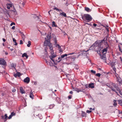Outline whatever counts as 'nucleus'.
Returning a JSON list of instances; mask_svg holds the SVG:
<instances>
[{
  "label": "nucleus",
  "mask_w": 122,
  "mask_h": 122,
  "mask_svg": "<svg viewBox=\"0 0 122 122\" xmlns=\"http://www.w3.org/2000/svg\"><path fill=\"white\" fill-rule=\"evenodd\" d=\"M72 96L71 95H69L68 96V98L69 99H71V98Z\"/></svg>",
  "instance_id": "nucleus-53"
},
{
  "label": "nucleus",
  "mask_w": 122,
  "mask_h": 122,
  "mask_svg": "<svg viewBox=\"0 0 122 122\" xmlns=\"http://www.w3.org/2000/svg\"><path fill=\"white\" fill-rule=\"evenodd\" d=\"M23 44V41L22 40H20V44Z\"/></svg>",
  "instance_id": "nucleus-52"
},
{
  "label": "nucleus",
  "mask_w": 122,
  "mask_h": 122,
  "mask_svg": "<svg viewBox=\"0 0 122 122\" xmlns=\"http://www.w3.org/2000/svg\"><path fill=\"white\" fill-rule=\"evenodd\" d=\"M117 100H113V102H114L113 105L114 107H116L117 105Z\"/></svg>",
  "instance_id": "nucleus-23"
},
{
  "label": "nucleus",
  "mask_w": 122,
  "mask_h": 122,
  "mask_svg": "<svg viewBox=\"0 0 122 122\" xmlns=\"http://www.w3.org/2000/svg\"><path fill=\"white\" fill-rule=\"evenodd\" d=\"M20 33H21V36H24V34L23 33V32H20Z\"/></svg>",
  "instance_id": "nucleus-57"
},
{
  "label": "nucleus",
  "mask_w": 122,
  "mask_h": 122,
  "mask_svg": "<svg viewBox=\"0 0 122 122\" xmlns=\"http://www.w3.org/2000/svg\"><path fill=\"white\" fill-rule=\"evenodd\" d=\"M34 110L36 111H40L41 110V109L39 107H33Z\"/></svg>",
  "instance_id": "nucleus-9"
},
{
  "label": "nucleus",
  "mask_w": 122,
  "mask_h": 122,
  "mask_svg": "<svg viewBox=\"0 0 122 122\" xmlns=\"http://www.w3.org/2000/svg\"><path fill=\"white\" fill-rule=\"evenodd\" d=\"M56 101L59 103H61V100L60 98L58 97H57L56 99Z\"/></svg>",
  "instance_id": "nucleus-18"
},
{
  "label": "nucleus",
  "mask_w": 122,
  "mask_h": 122,
  "mask_svg": "<svg viewBox=\"0 0 122 122\" xmlns=\"http://www.w3.org/2000/svg\"><path fill=\"white\" fill-rule=\"evenodd\" d=\"M22 38L23 39H25V35H24V36H22Z\"/></svg>",
  "instance_id": "nucleus-56"
},
{
  "label": "nucleus",
  "mask_w": 122,
  "mask_h": 122,
  "mask_svg": "<svg viewBox=\"0 0 122 122\" xmlns=\"http://www.w3.org/2000/svg\"><path fill=\"white\" fill-rule=\"evenodd\" d=\"M56 55H52L51 56H49L50 58L52 60L53 62H54V60L53 59L54 57H56Z\"/></svg>",
  "instance_id": "nucleus-8"
},
{
  "label": "nucleus",
  "mask_w": 122,
  "mask_h": 122,
  "mask_svg": "<svg viewBox=\"0 0 122 122\" xmlns=\"http://www.w3.org/2000/svg\"><path fill=\"white\" fill-rule=\"evenodd\" d=\"M102 26H103L104 27H105L106 28V29L107 30V31L108 32H109V28H108V26L106 25V26H104L103 25H102Z\"/></svg>",
  "instance_id": "nucleus-25"
},
{
  "label": "nucleus",
  "mask_w": 122,
  "mask_h": 122,
  "mask_svg": "<svg viewBox=\"0 0 122 122\" xmlns=\"http://www.w3.org/2000/svg\"><path fill=\"white\" fill-rule=\"evenodd\" d=\"M3 11V9L2 8H0V13H2Z\"/></svg>",
  "instance_id": "nucleus-37"
},
{
  "label": "nucleus",
  "mask_w": 122,
  "mask_h": 122,
  "mask_svg": "<svg viewBox=\"0 0 122 122\" xmlns=\"http://www.w3.org/2000/svg\"><path fill=\"white\" fill-rule=\"evenodd\" d=\"M38 116L40 119H42L43 118L41 115L40 114H39L38 115Z\"/></svg>",
  "instance_id": "nucleus-30"
},
{
  "label": "nucleus",
  "mask_w": 122,
  "mask_h": 122,
  "mask_svg": "<svg viewBox=\"0 0 122 122\" xmlns=\"http://www.w3.org/2000/svg\"><path fill=\"white\" fill-rule=\"evenodd\" d=\"M107 86L109 88H111L112 91L115 92L116 93L117 92L116 91L115 89L117 91H119V88L118 86H117L115 83L111 82L109 84H107Z\"/></svg>",
  "instance_id": "nucleus-1"
},
{
  "label": "nucleus",
  "mask_w": 122,
  "mask_h": 122,
  "mask_svg": "<svg viewBox=\"0 0 122 122\" xmlns=\"http://www.w3.org/2000/svg\"><path fill=\"white\" fill-rule=\"evenodd\" d=\"M65 5H66L67 6H68V3H67V2H66V3L65 4Z\"/></svg>",
  "instance_id": "nucleus-63"
},
{
  "label": "nucleus",
  "mask_w": 122,
  "mask_h": 122,
  "mask_svg": "<svg viewBox=\"0 0 122 122\" xmlns=\"http://www.w3.org/2000/svg\"><path fill=\"white\" fill-rule=\"evenodd\" d=\"M15 113L14 112H12L10 114V115H11L12 117L14 116H15Z\"/></svg>",
  "instance_id": "nucleus-35"
},
{
  "label": "nucleus",
  "mask_w": 122,
  "mask_h": 122,
  "mask_svg": "<svg viewBox=\"0 0 122 122\" xmlns=\"http://www.w3.org/2000/svg\"><path fill=\"white\" fill-rule=\"evenodd\" d=\"M93 25L94 26H96L97 25V24L95 23H94L93 24Z\"/></svg>",
  "instance_id": "nucleus-59"
},
{
  "label": "nucleus",
  "mask_w": 122,
  "mask_h": 122,
  "mask_svg": "<svg viewBox=\"0 0 122 122\" xmlns=\"http://www.w3.org/2000/svg\"><path fill=\"white\" fill-rule=\"evenodd\" d=\"M91 112H92V111H91L89 110H87L86 111V112L87 113H90Z\"/></svg>",
  "instance_id": "nucleus-42"
},
{
  "label": "nucleus",
  "mask_w": 122,
  "mask_h": 122,
  "mask_svg": "<svg viewBox=\"0 0 122 122\" xmlns=\"http://www.w3.org/2000/svg\"><path fill=\"white\" fill-rule=\"evenodd\" d=\"M56 47L58 46V48L59 49L61 48V46L58 44H56Z\"/></svg>",
  "instance_id": "nucleus-40"
},
{
  "label": "nucleus",
  "mask_w": 122,
  "mask_h": 122,
  "mask_svg": "<svg viewBox=\"0 0 122 122\" xmlns=\"http://www.w3.org/2000/svg\"><path fill=\"white\" fill-rule=\"evenodd\" d=\"M2 40H3V41L4 42H5L6 41L5 39L4 38H3Z\"/></svg>",
  "instance_id": "nucleus-64"
},
{
  "label": "nucleus",
  "mask_w": 122,
  "mask_h": 122,
  "mask_svg": "<svg viewBox=\"0 0 122 122\" xmlns=\"http://www.w3.org/2000/svg\"><path fill=\"white\" fill-rule=\"evenodd\" d=\"M30 97L32 99H33V98L34 95L33 94V93L32 91H31L30 92Z\"/></svg>",
  "instance_id": "nucleus-17"
},
{
  "label": "nucleus",
  "mask_w": 122,
  "mask_h": 122,
  "mask_svg": "<svg viewBox=\"0 0 122 122\" xmlns=\"http://www.w3.org/2000/svg\"><path fill=\"white\" fill-rule=\"evenodd\" d=\"M51 46V45H50V46H49L50 47V50H53L52 47Z\"/></svg>",
  "instance_id": "nucleus-45"
},
{
  "label": "nucleus",
  "mask_w": 122,
  "mask_h": 122,
  "mask_svg": "<svg viewBox=\"0 0 122 122\" xmlns=\"http://www.w3.org/2000/svg\"><path fill=\"white\" fill-rule=\"evenodd\" d=\"M102 56L101 55V56L100 57L101 59H103L104 60H106V54L104 53H102Z\"/></svg>",
  "instance_id": "nucleus-11"
},
{
  "label": "nucleus",
  "mask_w": 122,
  "mask_h": 122,
  "mask_svg": "<svg viewBox=\"0 0 122 122\" xmlns=\"http://www.w3.org/2000/svg\"><path fill=\"white\" fill-rule=\"evenodd\" d=\"M117 80L118 82L120 84H122V81L121 80V78L120 77L118 78H117Z\"/></svg>",
  "instance_id": "nucleus-14"
},
{
  "label": "nucleus",
  "mask_w": 122,
  "mask_h": 122,
  "mask_svg": "<svg viewBox=\"0 0 122 122\" xmlns=\"http://www.w3.org/2000/svg\"><path fill=\"white\" fill-rule=\"evenodd\" d=\"M59 15H60L63 16L65 17H66L67 16L66 14L64 12H60Z\"/></svg>",
  "instance_id": "nucleus-13"
},
{
  "label": "nucleus",
  "mask_w": 122,
  "mask_h": 122,
  "mask_svg": "<svg viewBox=\"0 0 122 122\" xmlns=\"http://www.w3.org/2000/svg\"><path fill=\"white\" fill-rule=\"evenodd\" d=\"M74 53H68V54H67V56L69 55H73V54H74Z\"/></svg>",
  "instance_id": "nucleus-47"
},
{
  "label": "nucleus",
  "mask_w": 122,
  "mask_h": 122,
  "mask_svg": "<svg viewBox=\"0 0 122 122\" xmlns=\"http://www.w3.org/2000/svg\"><path fill=\"white\" fill-rule=\"evenodd\" d=\"M15 23L14 22L12 23L11 24H10V26H12L13 25H15Z\"/></svg>",
  "instance_id": "nucleus-51"
},
{
  "label": "nucleus",
  "mask_w": 122,
  "mask_h": 122,
  "mask_svg": "<svg viewBox=\"0 0 122 122\" xmlns=\"http://www.w3.org/2000/svg\"><path fill=\"white\" fill-rule=\"evenodd\" d=\"M31 45V42L30 41H28V44H27V46L28 47H30Z\"/></svg>",
  "instance_id": "nucleus-31"
},
{
  "label": "nucleus",
  "mask_w": 122,
  "mask_h": 122,
  "mask_svg": "<svg viewBox=\"0 0 122 122\" xmlns=\"http://www.w3.org/2000/svg\"><path fill=\"white\" fill-rule=\"evenodd\" d=\"M12 13H14L16 15L17 14V12L15 9H14L13 10H11Z\"/></svg>",
  "instance_id": "nucleus-21"
},
{
  "label": "nucleus",
  "mask_w": 122,
  "mask_h": 122,
  "mask_svg": "<svg viewBox=\"0 0 122 122\" xmlns=\"http://www.w3.org/2000/svg\"><path fill=\"white\" fill-rule=\"evenodd\" d=\"M15 26H13V27H12V29L13 30L14 29H15Z\"/></svg>",
  "instance_id": "nucleus-61"
},
{
  "label": "nucleus",
  "mask_w": 122,
  "mask_h": 122,
  "mask_svg": "<svg viewBox=\"0 0 122 122\" xmlns=\"http://www.w3.org/2000/svg\"><path fill=\"white\" fill-rule=\"evenodd\" d=\"M115 76L116 77V78L117 79V78H119L118 77V75L117 74H115Z\"/></svg>",
  "instance_id": "nucleus-50"
},
{
  "label": "nucleus",
  "mask_w": 122,
  "mask_h": 122,
  "mask_svg": "<svg viewBox=\"0 0 122 122\" xmlns=\"http://www.w3.org/2000/svg\"><path fill=\"white\" fill-rule=\"evenodd\" d=\"M50 37L48 35H47L46 37L45 38V41H44V45L46 46H49L51 45V43L50 42Z\"/></svg>",
  "instance_id": "nucleus-3"
},
{
  "label": "nucleus",
  "mask_w": 122,
  "mask_h": 122,
  "mask_svg": "<svg viewBox=\"0 0 122 122\" xmlns=\"http://www.w3.org/2000/svg\"><path fill=\"white\" fill-rule=\"evenodd\" d=\"M16 91V90L15 89H13L12 90V92H15Z\"/></svg>",
  "instance_id": "nucleus-48"
},
{
  "label": "nucleus",
  "mask_w": 122,
  "mask_h": 122,
  "mask_svg": "<svg viewBox=\"0 0 122 122\" xmlns=\"http://www.w3.org/2000/svg\"><path fill=\"white\" fill-rule=\"evenodd\" d=\"M7 114H5L4 116H1L3 120H5L4 122H5L7 120L8 116Z\"/></svg>",
  "instance_id": "nucleus-6"
},
{
  "label": "nucleus",
  "mask_w": 122,
  "mask_h": 122,
  "mask_svg": "<svg viewBox=\"0 0 122 122\" xmlns=\"http://www.w3.org/2000/svg\"><path fill=\"white\" fill-rule=\"evenodd\" d=\"M81 115L83 117H86V113L82 111Z\"/></svg>",
  "instance_id": "nucleus-19"
},
{
  "label": "nucleus",
  "mask_w": 122,
  "mask_h": 122,
  "mask_svg": "<svg viewBox=\"0 0 122 122\" xmlns=\"http://www.w3.org/2000/svg\"><path fill=\"white\" fill-rule=\"evenodd\" d=\"M14 76L15 77H16L17 76H18L16 73V74H15L14 75Z\"/></svg>",
  "instance_id": "nucleus-58"
},
{
  "label": "nucleus",
  "mask_w": 122,
  "mask_h": 122,
  "mask_svg": "<svg viewBox=\"0 0 122 122\" xmlns=\"http://www.w3.org/2000/svg\"><path fill=\"white\" fill-rule=\"evenodd\" d=\"M82 19L84 20L85 19L87 20L86 22H89L92 20V18L90 15L88 14H85L82 16Z\"/></svg>",
  "instance_id": "nucleus-2"
},
{
  "label": "nucleus",
  "mask_w": 122,
  "mask_h": 122,
  "mask_svg": "<svg viewBox=\"0 0 122 122\" xmlns=\"http://www.w3.org/2000/svg\"><path fill=\"white\" fill-rule=\"evenodd\" d=\"M75 90L77 92H79L82 91H81V90L80 89L78 88H76L75 89Z\"/></svg>",
  "instance_id": "nucleus-28"
},
{
  "label": "nucleus",
  "mask_w": 122,
  "mask_h": 122,
  "mask_svg": "<svg viewBox=\"0 0 122 122\" xmlns=\"http://www.w3.org/2000/svg\"><path fill=\"white\" fill-rule=\"evenodd\" d=\"M52 26L53 27H57V25H56V24L55 22L54 21H53L52 22Z\"/></svg>",
  "instance_id": "nucleus-20"
},
{
  "label": "nucleus",
  "mask_w": 122,
  "mask_h": 122,
  "mask_svg": "<svg viewBox=\"0 0 122 122\" xmlns=\"http://www.w3.org/2000/svg\"><path fill=\"white\" fill-rule=\"evenodd\" d=\"M30 81L29 78L28 77H27L25 78L24 80V81L25 83H29Z\"/></svg>",
  "instance_id": "nucleus-7"
},
{
  "label": "nucleus",
  "mask_w": 122,
  "mask_h": 122,
  "mask_svg": "<svg viewBox=\"0 0 122 122\" xmlns=\"http://www.w3.org/2000/svg\"><path fill=\"white\" fill-rule=\"evenodd\" d=\"M91 71V73L94 74H96V71H93V70H92Z\"/></svg>",
  "instance_id": "nucleus-36"
},
{
  "label": "nucleus",
  "mask_w": 122,
  "mask_h": 122,
  "mask_svg": "<svg viewBox=\"0 0 122 122\" xmlns=\"http://www.w3.org/2000/svg\"><path fill=\"white\" fill-rule=\"evenodd\" d=\"M15 43L14 44V45L15 46H16L17 45V43L16 42V41H15L14 42Z\"/></svg>",
  "instance_id": "nucleus-54"
},
{
  "label": "nucleus",
  "mask_w": 122,
  "mask_h": 122,
  "mask_svg": "<svg viewBox=\"0 0 122 122\" xmlns=\"http://www.w3.org/2000/svg\"><path fill=\"white\" fill-rule=\"evenodd\" d=\"M16 73L18 77H19L20 76V72H17Z\"/></svg>",
  "instance_id": "nucleus-41"
},
{
  "label": "nucleus",
  "mask_w": 122,
  "mask_h": 122,
  "mask_svg": "<svg viewBox=\"0 0 122 122\" xmlns=\"http://www.w3.org/2000/svg\"><path fill=\"white\" fill-rule=\"evenodd\" d=\"M108 48V47H107L104 49L102 51V53H104V54H106L107 50Z\"/></svg>",
  "instance_id": "nucleus-10"
},
{
  "label": "nucleus",
  "mask_w": 122,
  "mask_h": 122,
  "mask_svg": "<svg viewBox=\"0 0 122 122\" xmlns=\"http://www.w3.org/2000/svg\"><path fill=\"white\" fill-rule=\"evenodd\" d=\"M70 58L71 59H73V60L74 61L75 59V57H70Z\"/></svg>",
  "instance_id": "nucleus-46"
},
{
  "label": "nucleus",
  "mask_w": 122,
  "mask_h": 122,
  "mask_svg": "<svg viewBox=\"0 0 122 122\" xmlns=\"http://www.w3.org/2000/svg\"><path fill=\"white\" fill-rule=\"evenodd\" d=\"M121 45L122 46V44H121ZM121 46L119 45V51L122 53V49L121 48Z\"/></svg>",
  "instance_id": "nucleus-29"
},
{
  "label": "nucleus",
  "mask_w": 122,
  "mask_h": 122,
  "mask_svg": "<svg viewBox=\"0 0 122 122\" xmlns=\"http://www.w3.org/2000/svg\"><path fill=\"white\" fill-rule=\"evenodd\" d=\"M12 116L11 115H10L8 117V118L9 119H10L11 118Z\"/></svg>",
  "instance_id": "nucleus-49"
},
{
  "label": "nucleus",
  "mask_w": 122,
  "mask_h": 122,
  "mask_svg": "<svg viewBox=\"0 0 122 122\" xmlns=\"http://www.w3.org/2000/svg\"><path fill=\"white\" fill-rule=\"evenodd\" d=\"M20 3L21 4H22L23 6H24L25 4V3L23 2L22 1H20Z\"/></svg>",
  "instance_id": "nucleus-27"
},
{
  "label": "nucleus",
  "mask_w": 122,
  "mask_h": 122,
  "mask_svg": "<svg viewBox=\"0 0 122 122\" xmlns=\"http://www.w3.org/2000/svg\"><path fill=\"white\" fill-rule=\"evenodd\" d=\"M7 8L8 9H10V6H9V5H8L7 4Z\"/></svg>",
  "instance_id": "nucleus-55"
},
{
  "label": "nucleus",
  "mask_w": 122,
  "mask_h": 122,
  "mask_svg": "<svg viewBox=\"0 0 122 122\" xmlns=\"http://www.w3.org/2000/svg\"><path fill=\"white\" fill-rule=\"evenodd\" d=\"M85 10L88 12H89L91 11L90 9L88 7H85Z\"/></svg>",
  "instance_id": "nucleus-22"
},
{
  "label": "nucleus",
  "mask_w": 122,
  "mask_h": 122,
  "mask_svg": "<svg viewBox=\"0 0 122 122\" xmlns=\"http://www.w3.org/2000/svg\"><path fill=\"white\" fill-rule=\"evenodd\" d=\"M69 93L71 94H72L73 93V92L72 91H71Z\"/></svg>",
  "instance_id": "nucleus-62"
},
{
  "label": "nucleus",
  "mask_w": 122,
  "mask_h": 122,
  "mask_svg": "<svg viewBox=\"0 0 122 122\" xmlns=\"http://www.w3.org/2000/svg\"><path fill=\"white\" fill-rule=\"evenodd\" d=\"M50 51L51 52V54H52L54 53V51L53 50H50Z\"/></svg>",
  "instance_id": "nucleus-44"
},
{
  "label": "nucleus",
  "mask_w": 122,
  "mask_h": 122,
  "mask_svg": "<svg viewBox=\"0 0 122 122\" xmlns=\"http://www.w3.org/2000/svg\"><path fill=\"white\" fill-rule=\"evenodd\" d=\"M6 64V62L4 59L0 58V65L5 66Z\"/></svg>",
  "instance_id": "nucleus-4"
},
{
  "label": "nucleus",
  "mask_w": 122,
  "mask_h": 122,
  "mask_svg": "<svg viewBox=\"0 0 122 122\" xmlns=\"http://www.w3.org/2000/svg\"><path fill=\"white\" fill-rule=\"evenodd\" d=\"M67 56V54H63L61 55V57L62 58H63L65 57H66Z\"/></svg>",
  "instance_id": "nucleus-24"
},
{
  "label": "nucleus",
  "mask_w": 122,
  "mask_h": 122,
  "mask_svg": "<svg viewBox=\"0 0 122 122\" xmlns=\"http://www.w3.org/2000/svg\"><path fill=\"white\" fill-rule=\"evenodd\" d=\"M88 87L89 88H93L94 87V84L93 83H91L89 84Z\"/></svg>",
  "instance_id": "nucleus-12"
},
{
  "label": "nucleus",
  "mask_w": 122,
  "mask_h": 122,
  "mask_svg": "<svg viewBox=\"0 0 122 122\" xmlns=\"http://www.w3.org/2000/svg\"><path fill=\"white\" fill-rule=\"evenodd\" d=\"M113 70L114 71V72L113 73L114 74H116V68L115 67L113 68Z\"/></svg>",
  "instance_id": "nucleus-33"
},
{
  "label": "nucleus",
  "mask_w": 122,
  "mask_h": 122,
  "mask_svg": "<svg viewBox=\"0 0 122 122\" xmlns=\"http://www.w3.org/2000/svg\"><path fill=\"white\" fill-rule=\"evenodd\" d=\"M20 92L22 94L25 93V91L23 90V88L22 87L20 88Z\"/></svg>",
  "instance_id": "nucleus-15"
},
{
  "label": "nucleus",
  "mask_w": 122,
  "mask_h": 122,
  "mask_svg": "<svg viewBox=\"0 0 122 122\" xmlns=\"http://www.w3.org/2000/svg\"><path fill=\"white\" fill-rule=\"evenodd\" d=\"M55 105L54 104L50 105L49 106V108L50 109L52 108Z\"/></svg>",
  "instance_id": "nucleus-26"
},
{
  "label": "nucleus",
  "mask_w": 122,
  "mask_h": 122,
  "mask_svg": "<svg viewBox=\"0 0 122 122\" xmlns=\"http://www.w3.org/2000/svg\"><path fill=\"white\" fill-rule=\"evenodd\" d=\"M118 104L122 106V99L117 100Z\"/></svg>",
  "instance_id": "nucleus-16"
},
{
  "label": "nucleus",
  "mask_w": 122,
  "mask_h": 122,
  "mask_svg": "<svg viewBox=\"0 0 122 122\" xmlns=\"http://www.w3.org/2000/svg\"><path fill=\"white\" fill-rule=\"evenodd\" d=\"M107 40V38H106L105 40V38L102 40L100 41L98 43V44L99 45H101L102 43H105V40L106 41Z\"/></svg>",
  "instance_id": "nucleus-5"
},
{
  "label": "nucleus",
  "mask_w": 122,
  "mask_h": 122,
  "mask_svg": "<svg viewBox=\"0 0 122 122\" xmlns=\"http://www.w3.org/2000/svg\"><path fill=\"white\" fill-rule=\"evenodd\" d=\"M88 51H89L88 50H87V51H83V53H84V52L85 53V52H87Z\"/></svg>",
  "instance_id": "nucleus-60"
},
{
  "label": "nucleus",
  "mask_w": 122,
  "mask_h": 122,
  "mask_svg": "<svg viewBox=\"0 0 122 122\" xmlns=\"http://www.w3.org/2000/svg\"><path fill=\"white\" fill-rule=\"evenodd\" d=\"M96 75L97 76L99 77L100 76L101 74L99 73H98Z\"/></svg>",
  "instance_id": "nucleus-39"
},
{
  "label": "nucleus",
  "mask_w": 122,
  "mask_h": 122,
  "mask_svg": "<svg viewBox=\"0 0 122 122\" xmlns=\"http://www.w3.org/2000/svg\"><path fill=\"white\" fill-rule=\"evenodd\" d=\"M54 9L55 10V9L57 10H58V11H61V12H62V10L61 9H59L58 8H55Z\"/></svg>",
  "instance_id": "nucleus-32"
},
{
  "label": "nucleus",
  "mask_w": 122,
  "mask_h": 122,
  "mask_svg": "<svg viewBox=\"0 0 122 122\" xmlns=\"http://www.w3.org/2000/svg\"><path fill=\"white\" fill-rule=\"evenodd\" d=\"M7 4L8 5L10 6V7H12V5L11 4Z\"/></svg>",
  "instance_id": "nucleus-43"
},
{
  "label": "nucleus",
  "mask_w": 122,
  "mask_h": 122,
  "mask_svg": "<svg viewBox=\"0 0 122 122\" xmlns=\"http://www.w3.org/2000/svg\"><path fill=\"white\" fill-rule=\"evenodd\" d=\"M27 55V54L26 53H24L22 55V57H24L25 56Z\"/></svg>",
  "instance_id": "nucleus-38"
},
{
  "label": "nucleus",
  "mask_w": 122,
  "mask_h": 122,
  "mask_svg": "<svg viewBox=\"0 0 122 122\" xmlns=\"http://www.w3.org/2000/svg\"><path fill=\"white\" fill-rule=\"evenodd\" d=\"M33 16L34 17H36L38 18V21H40V19L39 18V17L38 16H36V15L35 14L33 15Z\"/></svg>",
  "instance_id": "nucleus-34"
}]
</instances>
